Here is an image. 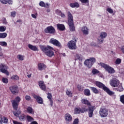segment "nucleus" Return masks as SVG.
<instances>
[{
  "mask_svg": "<svg viewBox=\"0 0 124 124\" xmlns=\"http://www.w3.org/2000/svg\"><path fill=\"white\" fill-rule=\"evenodd\" d=\"M68 15V24L70 27V31H75V27H74V23H73V16L70 12H67Z\"/></svg>",
  "mask_w": 124,
  "mask_h": 124,
  "instance_id": "obj_3",
  "label": "nucleus"
},
{
  "mask_svg": "<svg viewBox=\"0 0 124 124\" xmlns=\"http://www.w3.org/2000/svg\"><path fill=\"white\" fill-rule=\"evenodd\" d=\"M118 86V88H116V91H117V92H123V91H124V88H123L122 84L120 83L119 85Z\"/></svg>",
  "mask_w": 124,
  "mask_h": 124,
  "instance_id": "obj_35",
  "label": "nucleus"
},
{
  "mask_svg": "<svg viewBox=\"0 0 124 124\" xmlns=\"http://www.w3.org/2000/svg\"><path fill=\"white\" fill-rule=\"evenodd\" d=\"M99 114L102 118H106L108 115V109L105 108H101L99 110Z\"/></svg>",
  "mask_w": 124,
  "mask_h": 124,
  "instance_id": "obj_10",
  "label": "nucleus"
},
{
  "mask_svg": "<svg viewBox=\"0 0 124 124\" xmlns=\"http://www.w3.org/2000/svg\"><path fill=\"white\" fill-rule=\"evenodd\" d=\"M27 120L28 122H31V121H32V120H33V118H32L30 115H28L27 116Z\"/></svg>",
  "mask_w": 124,
  "mask_h": 124,
  "instance_id": "obj_46",
  "label": "nucleus"
},
{
  "mask_svg": "<svg viewBox=\"0 0 124 124\" xmlns=\"http://www.w3.org/2000/svg\"><path fill=\"white\" fill-rule=\"evenodd\" d=\"M99 64L105 68L108 73H110L111 74L115 73V70H114V68H112V67L102 62L99 63Z\"/></svg>",
  "mask_w": 124,
  "mask_h": 124,
  "instance_id": "obj_5",
  "label": "nucleus"
},
{
  "mask_svg": "<svg viewBox=\"0 0 124 124\" xmlns=\"http://www.w3.org/2000/svg\"><path fill=\"white\" fill-rule=\"evenodd\" d=\"M55 12L58 15H60V14L62 13V11L59 10H56Z\"/></svg>",
  "mask_w": 124,
  "mask_h": 124,
  "instance_id": "obj_54",
  "label": "nucleus"
},
{
  "mask_svg": "<svg viewBox=\"0 0 124 124\" xmlns=\"http://www.w3.org/2000/svg\"><path fill=\"white\" fill-rule=\"evenodd\" d=\"M65 120L66 123H70L72 121V116L69 113H66L65 115Z\"/></svg>",
  "mask_w": 124,
  "mask_h": 124,
  "instance_id": "obj_18",
  "label": "nucleus"
},
{
  "mask_svg": "<svg viewBox=\"0 0 124 124\" xmlns=\"http://www.w3.org/2000/svg\"><path fill=\"white\" fill-rule=\"evenodd\" d=\"M76 58L82 62V60L84 59L83 56L80 54H76Z\"/></svg>",
  "mask_w": 124,
  "mask_h": 124,
  "instance_id": "obj_33",
  "label": "nucleus"
},
{
  "mask_svg": "<svg viewBox=\"0 0 124 124\" xmlns=\"http://www.w3.org/2000/svg\"><path fill=\"white\" fill-rule=\"evenodd\" d=\"M47 97L48 99H49V101L52 100V94L51 93H48Z\"/></svg>",
  "mask_w": 124,
  "mask_h": 124,
  "instance_id": "obj_45",
  "label": "nucleus"
},
{
  "mask_svg": "<svg viewBox=\"0 0 124 124\" xmlns=\"http://www.w3.org/2000/svg\"><path fill=\"white\" fill-rule=\"evenodd\" d=\"M81 31H82L83 34H89V29L86 26H84L81 29Z\"/></svg>",
  "mask_w": 124,
  "mask_h": 124,
  "instance_id": "obj_21",
  "label": "nucleus"
},
{
  "mask_svg": "<svg viewBox=\"0 0 124 124\" xmlns=\"http://www.w3.org/2000/svg\"><path fill=\"white\" fill-rule=\"evenodd\" d=\"M7 36V33L5 32L0 33V39H3Z\"/></svg>",
  "mask_w": 124,
  "mask_h": 124,
  "instance_id": "obj_31",
  "label": "nucleus"
},
{
  "mask_svg": "<svg viewBox=\"0 0 124 124\" xmlns=\"http://www.w3.org/2000/svg\"><path fill=\"white\" fill-rule=\"evenodd\" d=\"M57 26L59 31H64L65 30V27L63 24H57Z\"/></svg>",
  "mask_w": 124,
  "mask_h": 124,
  "instance_id": "obj_23",
  "label": "nucleus"
},
{
  "mask_svg": "<svg viewBox=\"0 0 124 124\" xmlns=\"http://www.w3.org/2000/svg\"><path fill=\"white\" fill-rule=\"evenodd\" d=\"M13 123L14 124H22V123H21L20 122H17L16 121H15V120H14L13 121Z\"/></svg>",
  "mask_w": 124,
  "mask_h": 124,
  "instance_id": "obj_56",
  "label": "nucleus"
},
{
  "mask_svg": "<svg viewBox=\"0 0 124 124\" xmlns=\"http://www.w3.org/2000/svg\"><path fill=\"white\" fill-rule=\"evenodd\" d=\"M46 68V65L44 64L43 63H40L38 64V69L39 70H43V69H45Z\"/></svg>",
  "mask_w": 124,
  "mask_h": 124,
  "instance_id": "obj_22",
  "label": "nucleus"
},
{
  "mask_svg": "<svg viewBox=\"0 0 124 124\" xmlns=\"http://www.w3.org/2000/svg\"><path fill=\"white\" fill-rule=\"evenodd\" d=\"M49 43L53 44L55 46H57V47H59L60 48H61L62 47V45L61 44V43H60L59 41L54 38H51L49 40Z\"/></svg>",
  "mask_w": 124,
  "mask_h": 124,
  "instance_id": "obj_13",
  "label": "nucleus"
},
{
  "mask_svg": "<svg viewBox=\"0 0 124 124\" xmlns=\"http://www.w3.org/2000/svg\"><path fill=\"white\" fill-rule=\"evenodd\" d=\"M88 110V108L76 107L74 109V114L78 115V114H80V113H85V112H87Z\"/></svg>",
  "mask_w": 124,
  "mask_h": 124,
  "instance_id": "obj_7",
  "label": "nucleus"
},
{
  "mask_svg": "<svg viewBox=\"0 0 124 124\" xmlns=\"http://www.w3.org/2000/svg\"><path fill=\"white\" fill-rule=\"evenodd\" d=\"M78 91H80V92H82V91H83V88L81 87V85H78Z\"/></svg>",
  "mask_w": 124,
  "mask_h": 124,
  "instance_id": "obj_53",
  "label": "nucleus"
},
{
  "mask_svg": "<svg viewBox=\"0 0 124 124\" xmlns=\"http://www.w3.org/2000/svg\"><path fill=\"white\" fill-rule=\"evenodd\" d=\"M120 101L124 104V95H122L120 96Z\"/></svg>",
  "mask_w": 124,
  "mask_h": 124,
  "instance_id": "obj_50",
  "label": "nucleus"
},
{
  "mask_svg": "<svg viewBox=\"0 0 124 124\" xmlns=\"http://www.w3.org/2000/svg\"><path fill=\"white\" fill-rule=\"evenodd\" d=\"M92 73L93 75H95V74H98L99 73V71L96 70V69H94L92 70Z\"/></svg>",
  "mask_w": 124,
  "mask_h": 124,
  "instance_id": "obj_41",
  "label": "nucleus"
},
{
  "mask_svg": "<svg viewBox=\"0 0 124 124\" xmlns=\"http://www.w3.org/2000/svg\"><path fill=\"white\" fill-rule=\"evenodd\" d=\"M121 51L124 54V46H122L121 47Z\"/></svg>",
  "mask_w": 124,
  "mask_h": 124,
  "instance_id": "obj_60",
  "label": "nucleus"
},
{
  "mask_svg": "<svg viewBox=\"0 0 124 124\" xmlns=\"http://www.w3.org/2000/svg\"><path fill=\"white\" fill-rule=\"evenodd\" d=\"M20 101H21V98L19 96H17L16 97L15 99L12 100V104L15 110H17Z\"/></svg>",
  "mask_w": 124,
  "mask_h": 124,
  "instance_id": "obj_6",
  "label": "nucleus"
},
{
  "mask_svg": "<svg viewBox=\"0 0 124 124\" xmlns=\"http://www.w3.org/2000/svg\"><path fill=\"white\" fill-rule=\"evenodd\" d=\"M107 11H108V12L110 14H112V13L114 12V11H113V9H112L111 8H108L107 9Z\"/></svg>",
  "mask_w": 124,
  "mask_h": 124,
  "instance_id": "obj_44",
  "label": "nucleus"
},
{
  "mask_svg": "<svg viewBox=\"0 0 124 124\" xmlns=\"http://www.w3.org/2000/svg\"><path fill=\"white\" fill-rule=\"evenodd\" d=\"M0 45L3 47H6L7 46V43L4 41L0 42Z\"/></svg>",
  "mask_w": 124,
  "mask_h": 124,
  "instance_id": "obj_39",
  "label": "nucleus"
},
{
  "mask_svg": "<svg viewBox=\"0 0 124 124\" xmlns=\"http://www.w3.org/2000/svg\"><path fill=\"white\" fill-rule=\"evenodd\" d=\"M0 1L1 3H3L4 4L7 3V0H0Z\"/></svg>",
  "mask_w": 124,
  "mask_h": 124,
  "instance_id": "obj_52",
  "label": "nucleus"
},
{
  "mask_svg": "<svg viewBox=\"0 0 124 124\" xmlns=\"http://www.w3.org/2000/svg\"><path fill=\"white\" fill-rule=\"evenodd\" d=\"M11 79L15 81H18L19 80V77L17 75H15L11 77Z\"/></svg>",
  "mask_w": 124,
  "mask_h": 124,
  "instance_id": "obj_36",
  "label": "nucleus"
},
{
  "mask_svg": "<svg viewBox=\"0 0 124 124\" xmlns=\"http://www.w3.org/2000/svg\"><path fill=\"white\" fill-rule=\"evenodd\" d=\"M70 7H72V8H74L75 7L78 8V7L79 6V5L78 2L71 3H70Z\"/></svg>",
  "mask_w": 124,
  "mask_h": 124,
  "instance_id": "obj_24",
  "label": "nucleus"
},
{
  "mask_svg": "<svg viewBox=\"0 0 124 124\" xmlns=\"http://www.w3.org/2000/svg\"><path fill=\"white\" fill-rule=\"evenodd\" d=\"M55 28L52 26H48L45 29V32L46 33L53 34L55 33Z\"/></svg>",
  "mask_w": 124,
  "mask_h": 124,
  "instance_id": "obj_12",
  "label": "nucleus"
},
{
  "mask_svg": "<svg viewBox=\"0 0 124 124\" xmlns=\"http://www.w3.org/2000/svg\"><path fill=\"white\" fill-rule=\"evenodd\" d=\"M99 37L104 39V38H106L107 37V33H106V32H102L100 33Z\"/></svg>",
  "mask_w": 124,
  "mask_h": 124,
  "instance_id": "obj_29",
  "label": "nucleus"
},
{
  "mask_svg": "<svg viewBox=\"0 0 124 124\" xmlns=\"http://www.w3.org/2000/svg\"><path fill=\"white\" fill-rule=\"evenodd\" d=\"M13 113L15 117H19V115L21 114V110L18 109L17 111H13Z\"/></svg>",
  "mask_w": 124,
  "mask_h": 124,
  "instance_id": "obj_32",
  "label": "nucleus"
},
{
  "mask_svg": "<svg viewBox=\"0 0 124 124\" xmlns=\"http://www.w3.org/2000/svg\"><path fill=\"white\" fill-rule=\"evenodd\" d=\"M19 119L20 121H21V122H23L26 120V115L24 114H21L19 117Z\"/></svg>",
  "mask_w": 124,
  "mask_h": 124,
  "instance_id": "obj_34",
  "label": "nucleus"
},
{
  "mask_svg": "<svg viewBox=\"0 0 124 124\" xmlns=\"http://www.w3.org/2000/svg\"><path fill=\"white\" fill-rule=\"evenodd\" d=\"M6 31V27L5 26H0V31L3 32Z\"/></svg>",
  "mask_w": 124,
  "mask_h": 124,
  "instance_id": "obj_40",
  "label": "nucleus"
},
{
  "mask_svg": "<svg viewBox=\"0 0 124 124\" xmlns=\"http://www.w3.org/2000/svg\"><path fill=\"white\" fill-rule=\"evenodd\" d=\"M49 101H50V106L52 107V106H53V100H51Z\"/></svg>",
  "mask_w": 124,
  "mask_h": 124,
  "instance_id": "obj_62",
  "label": "nucleus"
},
{
  "mask_svg": "<svg viewBox=\"0 0 124 124\" xmlns=\"http://www.w3.org/2000/svg\"><path fill=\"white\" fill-rule=\"evenodd\" d=\"M7 69H8V66L2 63L0 64V72L6 74V75H9V72L7 71Z\"/></svg>",
  "mask_w": 124,
  "mask_h": 124,
  "instance_id": "obj_8",
  "label": "nucleus"
},
{
  "mask_svg": "<svg viewBox=\"0 0 124 124\" xmlns=\"http://www.w3.org/2000/svg\"><path fill=\"white\" fill-rule=\"evenodd\" d=\"M25 99H26L28 101H30L31 99V98L30 96L29 95H26L25 96Z\"/></svg>",
  "mask_w": 124,
  "mask_h": 124,
  "instance_id": "obj_55",
  "label": "nucleus"
},
{
  "mask_svg": "<svg viewBox=\"0 0 124 124\" xmlns=\"http://www.w3.org/2000/svg\"><path fill=\"white\" fill-rule=\"evenodd\" d=\"M7 3H8V4H12L13 3L12 0H7Z\"/></svg>",
  "mask_w": 124,
  "mask_h": 124,
  "instance_id": "obj_59",
  "label": "nucleus"
},
{
  "mask_svg": "<svg viewBox=\"0 0 124 124\" xmlns=\"http://www.w3.org/2000/svg\"><path fill=\"white\" fill-rule=\"evenodd\" d=\"M74 41L71 40L68 43V47L71 50H76V49L77 48V46H76V42L77 41V40L75 39Z\"/></svg>",
  "mask_w": 124,
  "mask_h": 124,
  "instance_id": "obj_9",
  "label": "nucleus"
},
{
  "mask_svg": "<svg viewBox=\"0 0 124 124\" xmlns=\"http://www.w3.org/2000/svg\"><path fill=\"white\" fill-rule=\"evenodd\" d=\"M95 109V108H94L93 106H89L88 111L89 118H92L93 117V111H94Z\"/></svg>",
  "mask_w": 124,
  "mask_h": 124,
  "instance_id": "obj_14",
  "label": "nucleus"
},
{
  "mask_svg": "<svg viewBox=\"0 0 124 124\" xmlns=\"http://www.w3.org/2000/svg\"><path fill=\"white\" fill-rule=\"evenodd\" d=\"M31 17L34 18V19H36V15L31 14Z\"/></svg>",
  "mask_w": 124,
  "mask_h": 124,
  "instance_id": "obj_61",
  "label": "nucleus"
},
{
  "mask_svg": "<svg viewBox=\"0 0 124 124\" xmlns=\"http://www.w3.org/2000/svg\"><path fill=\"white\" fill-rule=\"evenodd\" d=\"M17 59H18L19 61H24V60H25V56L24 55H18L17 56Z\"/></svg>",
  "mask_w": 124,
  "mask_h": 124,
  "instance_id": "obj_38",
  "label": "nucleus"
},
{
  "mask_svg": "<svg viewBox=\"0 0 124 124\" xmlns=\"http://www.w3.org/2000/svg\"><path fill=\"white\" fill-rule=\"evenodd\" d=\"M103 41H104V39L101 38L100 36L98 37V40L97 42L98 44H102L103 43Z\"/></svg>",
  "mask_w": 124,
  "mask_h": 124,
  "instance_id": "obj_30",
  "label": "nucleus"
},
{
  "mask_svg": "<svg viewBox=\"0 0 124 124\" xmlns=\"http://www.w3.org/2000/svg\"><path fill=\"white\" fill-rule=\"evenodd\" d=\"M2 81L3 83H4V84H7V83H8V79L7 78H3L2 79Z\"/></svg>",
  "mask_w": 124,
  "mask_h": 124,
  "instance_id": "obj_43",
  "label": "nucleus"
},
{
  "mask_svg": "<svg viewBox=\"0 0 124 124\" xmlns=\"http://www.w3.org/2000/svg\"><path fill=\"white\" fill-rule=\"evenodd\" d=\"M79 124V119L78 118L75 119L72 124Z\"/></svg>",
  "mask_w": 124,
  "mask_h": 124,
  "instance_id": "obj_49",
  "label": "nucleus"
},
{
  "mask_svg": "<svg viewBox=\"0 0 124 124\" xmlns=\"http://www.w3.org/2000/svg\"><path fill=\"white\" fill-rule=\"evenodd\" d=\"M7 124L8 123V119L5 117H2L1 115H0V124Z\"/></svg>",
  "mask_w": 124,
  "mask_h": 124,
  "instance_id": "obj_17",
  "label": "nucleus"
},
{
  "mask_svg": "<svg viewBox=\"0 0 124 124\" xmlns=\"http://www.w3.org/2000/svg\"><path fill=\"white\" fill-rule=\"evenodd\" d=\"M120 81L116 78H113L110 81V84L111 87L116 88V87H119L120 86Z\"/></svg>",
  "mask_w": 124,
  "mask_h": 124,
  "instance_id": "obj_11",
  "label": "nucleus"
},
{
  "mask_svg": "<svg viewBox=\"0 0 124 124\" xmlns=\"http://www.w3.org/2000/svg\"><path fill=\"white\" fill-rule=\"evenodd\" d=\"M121 62H122V60H121V59L120 58H118L116 60L115 63L116 64H120V63H121Z\"/></svg>",
  "mask_w": 124,
  "mask_h": 124,
  "instance_id": "obj_48",
  "label": "nucleus"
},
{
  "mask_svg": "<svg viewBox=\"0 0 124 124\" xmlns=\"http://www.w3.org/2000/svg\"><path fill=\"white\" fill-rule=\"evenodd\" d=\"M16 14L17 13L16 11H13L11 13V17H13L14 18L16 16Z\"/></svg>",
  "mask_w": 124,
  "mask_h": 124,
  "instance_id": "obj_47",
  "label": "nucleus"
},
{
  "mask_svg": "<svg viewBox=\"0 0 124 124\" xmlns=\"http://www.w3.org/2000/svg\"><path fill=\"white\" fill-rule=\"evenodd\" d=\"M60 16L62 17V18H65V15H64V14L61 13L60 14Z\"/></svg>",
  "mask_w": 124,
  "mask_h": 124,
  "instance_id": "obj_57",
  "label": "nucleus"
},
{
  "mask_svg": "<svg viewBox=\"0 0 124 124\" xmlns=\"http://www.w3.org/2000/svg\"><path fill=\"white\" fill-rule=\"evenodd\" d=\"M66 93L67 95L69 96V97H72V92H71V91L67 90L66 92Z\"/></svg>",
  "mask_w": 124,
  "mask_h": 124,
  "instance_id": "obj_42",
  "label": "nucleus"
},
{
  "mask_svg": "<svg viewBox=\"0 0 124 124\" xmlns=\"http://www.w3.org/2000/svg\"><path fill=\"white\" fill-rule=\"evenodd\" d=\"M90 90L92 91L93 93H95L96 94H97V93H99V91L95 87H90Z\"/></svg>",
  "mask_w": 124,
  "mask_h": 124,
  "instance_id": "obj_26",
  "label": "nucleus"
},
{
  "mask_svg": "<svg viewBox=\"0 0 124 124\" xmlns=\"http://www.w3.org/2000/svg\"><path fill=\"white\" fill-rule=\"evenodd\" d=\"M31 124H37L36 122L33 121L31 122Z\"/></svg>",
  "mask_w": 124,
  "mask_h": 124,
  "instance_id": "obj_63",
  "label": "nucleus"
},
{
  "mask_svg": "<svg viewBox=\"0 0 124 124\" xmlns=\"http://www.w3.org/2000/svg\"><path fill=\"white\" fill-rule=\"evenodd\" d=\"M81 3H89V0H79Z\"/></svg>",
  "mask_w": 124,
  "mask_h": 124,
  "instance_id": "obj_51",
  "label": "nucleus"
},
{
  "mask_svg": "<svg viewBox=\"0 0 124 124\" xmlns=\"http://www.w3.org/2000/svg\"><path fill=\"white\" fill-rule=\"evenodd\" d=\"M27 110L28 113H29V114H34V112H33V109H32V108L31 107H29L27 108Z\"/></svg>",
  "mask_w": 124,
  "mask_h": 124,
  "instance_id": "obj_28",
  "label": "nucleus"
},
{
  "mask_svg": "<svg viewBox=\"0 0 124 124\" xmlns=\"http://www.w3.org/2000/svg\"><path fill=\"white\" fill-rule=\"evenodd\" d=\"M28 47L32 51H38V48L36 46H33L31 44L28 45Z\"/></svg>",
  "mask_w": 124,
  "mask_h": 124,
  "instance_id": "obj_25",
  "label": "nucleus"
},
{
  "mask_svg": "<svg viewBox=\"0 0 124 124\" xmlns=\"http://www.w3.org/2000/svg\"><path fill=\"white\" fill-rule=\"evenodd\" d=\"M39 86L42 91H46V85L44 84V81H40L38 82Z\"/></svg>",
  "mask_w": 124,
  "mask_h": 124,
  "instance_id": "obj_16",
  "label": "nucleus"
},
{
  "mask_svg": "<svg viewBox=\"0 0 124 124\" xmlns=\"http://www.w3.org/2000/svg\"><path fill=\"white\" fill-rule=\"evenodd\" d=\"M39 5H40V6H41L42 7H46V8H49L50 7V4L48 3H46L45 4V3L43 1H41L39 2Z\"/></svg>",
  "mask_w": 124,
  "mask_h": 124,
  "instance_id": "obj_20",
  "label": "nucleus"
},
{
  "mask_svg": "<svg viewBox=\"0 0 124 124\" xmlns=\"http://www.w3.org/2000/svg\"><path fill=\"white\" fill-rule=\"evenodd\" d=\"M84 94L87 96L91 95V92H90V90L85 89L84 90Z\"/></svg>",
  "mask_w": 124,
  "mask_h": 124,
  "instance_id": "obj_37",
  "label": "nucleus"
},
{
  "mask_svg": "<svg viewBox=\"0 0 124 124\" xmlns=\"http://www.w3.org/2000/svg\"><path fill=\"white\" fill-rule=\"evenodd\" d=\"M95 59L93 57L90 58L86 60L84 62V64L88 67V68H91L93 65V63L95 62Z\"/></svg>",
  "mask_w": 124,
  "mask_h": 124,
  "instance_id": "obj_4",
  "label": "nucleus"
},
{
  "mask_svg": "<svg viewBox=\"0 0 124 124\" xmlns=\"http://www.w3.org/2000/svg\"><path fill=\"white\" fill-rule=\"evenodd\" d=\"M16 22L17 23H21V22H22V20L19 19V20H17Z\"/></svg>",
  "mask_w": 124,
  "mask_h": 124,
  "instance_id": "obj_64",
  "label": "nucleus"
},
{
  "mask_svg": "<svg viewBox=\"0 0 124 124\" xmlns=\"http://www.w3.org/2000/svg\"><path fill=\"white\" fill-rule=\"evenodd\" d=\"M95 85L97 87H98V88H99L100 89H103V90L107 93L109 95L112 96L115 94V93L111 91L109 88L106 87L105 85H104L102 82L96 81H95Z\"/></svg>",
  "mask_w": 124,
  "mask_h": 124,
  "instance_id": "obj_2",
  "label": "nucleus"
},
{
  "mask_svg": "<svg viewBox=\"0 0 124 124\" xmlns=\"http://www.w3.org/2000/svg\"><path fill=\"white\" fill-rule=\"evenodd\" d=\"M2 21L3 23V24H6L7 22H6V18H3L2 19Z\"/></svg>",
  "mask_w": 124,
  "mask_h": 124,
  "instance_id": "obj_58",
  "label": "nucleus"
},
{
  "mask_svg": "<svg viewBox=\"0 0 124 124\" xmlns=\"http://www.w3.org/2000/svg\"><path fill=\"white\" fill-rule=\"evenodd\" d=\"M10 90L12 93H16L18 92V87L16 85L10 87Z\"/></svg>",
  "mask_w": 124,
  "mask_h": 124,
  "instance_id": "obj_19",
  "label": "nucleus"
},
{
  "mask_svg": "<svg viewBox=\"0 0 124 124\" xmlns=\"http://www.w3.org/2000/svg\"><path fill=\"white\" fill-rule=\"evenodd\" d=\"M40 48L42 52L45 53L46 56L49 58L53 57L55 55V53H54V48L51 46H40Z\"/></svg>",
  "mask_w": 124,
  "mask_h": 124,
  "instance_id": "obj_1",
  "label": "nucleus"
},
{
  "mask_svg": "<svg viewBox=\"0 0 124 124\" xmlns=\"http://www.w3.org/2000/svg\"><path fill=\"white\" fill-rule=\"evenodd\" d=\"M82 103L83 104H85V105H87L88 106H92V105H91V103H90L87 99H83L82 100Z\"/></svg>",
  "mask_w": 124,
  "mask_h": 124,
  "instance_id": "obj_27",
  "label": "nucleus"
},
{
  "mask_svg": "<svg viewBox=\"0 0 124 124\" xmlns=\"http://www.w3.org/2000/svg\"><path fill=\"white\" fill-rule=\"evenodd\" d=\"M33 96L34 98L36 99V100L37 101L38 103H39V104H43V99H42L41 97L36 95L35 94H34Z\"/></svg>",
  "mask_w": 124,
  "mask_h": 124,
  "instance_id": "obj_15",
  "label": "nucleus"
}]
</instances>
